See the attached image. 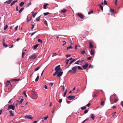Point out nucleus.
Masks as SVG:
<instances>
[{"label":"nucleus","instance_id":"obj_1","mask_svg":"<svg viewBox=\"0 0 123 123\" xmlns=\"http://www.w3.org/2000/svg\"><path fill=\"white\" fill-rule=\"evenodd\" d=\"M32 98L33 99H35L37 98L38 97L37 93L34 91H32Z\"/></svg>","mask_w":123,"mask_h":123},{"label":"nucleus","instance_id":"obj_2","mask_svg":"<svg viewBox=\"0 0 123 123\" xmlns=\"http://www.w3.org/2000/svg\"><path fill=\"white\" fill-rule=\"evenodd\" d=\"M15 109V107L14 105H9L8 106L7 109L9 110V109H12L13 110H14Z\"/></svg>","mask_w":123,"mask_h":123},{"label":"nucleus","instance_id":"obj_3","mask_svg":"<svg viewBox=\"0 0 123 123\" xmlns=\"http://www.w3.org/2000/svg\"><path fill=\"white\" fill-rule=\"evenodd\" d=\"M77 66H74L72 68V69L73 72V73L75 74L77 72Z\"/></svg>","mask_w":123,"mask_h":123},{"label":"nucleus","instance_id":"obj_4","mask_svg":"<svg viewBox=\"0 0 123 123\" xmlns=\"http://www.w3.org/2000/svg\"><path fill=\"white\" fill-rule=\"evenodd\" d=\"M55 70L56 72L58 73V71H61L62 70V69L61 68H58L56 67L55 69Z\"/></svg>","mask_w":123,"mask_h":123},{"label":"nucleus","instance_id":"obj_5","mask_svg":"<svg viewBox=\"0 0 123 123\" xmlns=\"http://www.w3.org/2000/svg\"><path fill=\"white\" fill-rule=\"evenodd\" d=\"M75 96L70 95L68 96L67 97L70 100L73 99L75 98Z\"/></svg>","mask_w":123,"mask_h":123},{"label":"nucleus","instance_id":"obj_6","mask_svg":"<svg viewBox=\"0 0 123 123\" xmlns=\"http://www.w3.org/2000/svg\"><path fill=\"white\" fill-rule=\"evenodd\" d=\"M25 117L26 118H28L30 119H32L33 118L32 116L29 115H27L24 117Z\"/></svg>","mask_w":123,"mask_h":123},{"label":"nucleus","instance_id":"obj_7","mask_svg":"<svg viewBox=\"0 0 123 123\" xmlns=\"http://www.w3.org/2000/svg\"><path fill=\"white\" fill-rule=\"evenodd\" d=\"M37 57V55L35 54H34L33 55H31L29 57V58L32 59H34L35 58Z\"/></svg>","mask_w":123,"mask_h":123},{"label":"nucleus","instance_id":"obj_8","mask_svg":"<svg viewBox=\"0 0 123 123\" xmlns=\"http://www.w3.org/2000/svg\"><path fill=\"white\" fill-rule=\"evenodd\" d=\"M88 64L87 63H86L84 65L82 66L83 68L85 69H86L88 66Z\"/></svg>","mask_w":123,"mask_h":123},{"label":"nucleus","instance_id":"obj_9","mask_svg":"<svg viewBox=\"0 0 123 123\" xmlns=\"http://www.w3.org/2000/svg\"><path fill=\"white\" fill-rule=\"evenodd\" d=\"M63 72H59L57 74V77H60V76H61L63 74Z\"/></svg>","mask_w":123,"mask_h":123},{"label":"nucleus","instance_id":"obj_10","mask_svg":"<svg viewBox=\"0 0 123 123\" xmlns=\"http://www.w3.org/2000/svg\"><path fill=\"white\" fill-rule=\"evenodd\" d=\"M78 15L82 19H83L84 18L83 16L81 13H78Z\"/></svg>","mask_w":123,"mask_h":123},{"label":"nucleus","instance_id":"obj_11","mask_svg":"<svg viewBox=\"0 0 123 123\" xmlns=\"http://www.w3.org/2000/svg\"><path fill=\"white\" fill-rule=\"evenodd\" d=\"M94 50L93 49H92L90 51V54L91 55H94Z\"/></svg>","mask_w":123,"mask_h":123},{"label":"nucleus","instance_id":"obj_12","mask_svg":"<svg viewBox=\"0 0 123 123\" xmlns=\"http://www.w3.org/2000/svg\"><path fill=\"white\" fill-rule=\"evenodd\" d=\"M9 113L10 114V116H14V114L12 112V111H9Z\"/></svg>","mask_w":123,"mask_h":123},{"label":"nucleus","instance_id":"obj_13","mask_svg":"<svg viewBox=\"0 0 123 123\" xmlns=\"http://www.w3.org/2000/svg\"><path fill=\"white\" fill-rule=\"evenodd\" d=\"M12 1V0H9L6 1L4 3H7V4H10Z\"/></svg>","mask_w":123,"mask_h":123},{"label":"nucleus","instance_id":"obj_14","mask_svg":"<svg viewBox=\"0 0 123 123\" xmlns=\"http://www.w3.org/2000/svg\"><path fill=\"white\" fill-rule=\"evenodd\" d=\"M24 99L23 98H21L20 101H18V103L19 104H21L23 101Z\"/></svg>","mask_w":123,"mask_h":123},{"label":"nucleus","instance_id":"obj_15","mask_svg":"<svg viewBox=\"0 0 123 123\" xmlns=\"http://www.w3.org/2000/svg\"><path fill=\"white\" fill-rule=\"evenodd\" d=\"M18 1V0H16L15 1H14L12 2L11 3V6L13 5L14 4L15 2H17Z\"/></svg>","mask_w":123,"mask_h":123},{"label":"nucleus","instance_id":"obj_16","mask_svg":"<svg viewBox=\"0 0 123 123\" xmlns=\"http://www.w3.org/2000/svg\"><path fill=\"white\" fill-rule=\"evenodd\" d=\"M67 11V10L65 9L64 8L63 9L61 10V12H62L64 13Z\"/></svg>","mask_w":123,"mask_h":123},{"label":"nucleus","instance_id":"obj_17","mask_svg":"<svg viewBox=\"0 0 123 123\" xmlns=\"http://www.w3.org/2000/svg\"><path fill=\"white\" fill-rule=\"evenodd\" d=\"M41 67V66H40L38 67H37V68H35L34 70L35 71H37L38 69H39L40 68V67Z\"/></svg>","mask_w":123,"mask_h":123},{"label":"nucleus","instance_id":"obj_18","mask_svg":"<svg viewBox=\"0 0 123 123\" xmlns=\"http://www.w3.org/2000/svg\"><path fill=\"white\" fill-rule=\"evenodd\" d=\"M91 117L92 119L93 120H94L95 118L94 114H92L91 116Z\"/></svg>","mask_w":123,"mask_h":123},{"label":"nucleus","instance_id":"obj_19","mask_svg":"<svg viewBox=\"0 0 123 123\" xmlns=\"http://www.w3.org/2000/svg\"><path fill=\"white\" fill-rule=\"evenodd\" d=\"M10 83V80H7L6 83V86L7 87L8 85H9V84Z\"/></svg>","mask_w":123,"mask_h":123},{"label":"nucleus","instance_id":"obj_20","mask_svg":"<svg viewBox=\"0 0 123 123\" xmlns=\"http://www.w3.org/2000/svg\"><path fill=\"white\" fill-rule=\"evenodd\" d=\"M39 45L38 44L35 45L34 46V49H36L37 48L38 46Z\"/></svg>","mask_w":123,"mask_h":123},{"label":"nucleus","instance_id":"obj_21","mask_svg":"<svg viewBox=\"0 0 123 123\" xmlns=\"http://www.w3.org/2000/svg\"><path fill=\"white\" fill-rule=\"evenodd\" d=\"M24 4V3L23 2H21L19 4V6H22Z\"/></svg>","mask_w":123,"mask_h":123},{"label":"nucleus","instance_id":"obj_22","mask_svg":"<svg viewBox=\"0 0 123 123\" xmlns=\"http://www.w3.org/2000/svg\"><path fill=\"white\" fill-rule=\"evenodd\" d=\"M48 4H45L44 5H43V8L44 9H45L46 8V6H47L48 5Z\"/></svg>","mask_w":123,"mask_h":123},{"label":"nucleus","instance_id":"obj_23","mask_svg":"<svg viewBox=\"0 0 123 123\" xmlns=\"http://www.w3.org/2000/svg\"><path fill=\"white\" fill-rule=\"evenodd\" d=\"M73 47L72 46H71L70 45L69 47H68L67 48V50L68 49H73Z\"/></svg>","mask_w":123,"mask_h":123},{"label":"nucleus","instance_id":"obj_24","mask_svg":"<svg viewBox=\"0 0 123 123\" xmlns=\"http://www.w3.org/2000/svg\"><path fill=\"white\" fill-rule=\"evenodd\" d=\"M20 80L19 79H12V80L13 81H19Z\"/></svg>","mask_w":123,"mask_h":123},{"label":"nucleus","instance_id":"obj_25","mask_svg":"<svg viewBox=\"0 0 123 123\" xmlns=\"http://www.w3.org/2000/svg\"><path fill=\"white\" fill-rule=\"evenodd\" d=\"M24 8H21L19 10V13H20L22 12L23 11V10L24 9Z\"/></svg>","mask_w":123,"mask_h":123},{"label":"nucleus","instance_id":"obj_26","mask_svg":"<svg viewBox=\"0 0 123 123\" xmlns=\"http://www.w3.org/2000/svg\"><path fill=\"white\" fill-rule=\"evenodd\" d=\"M93 46L92 45L91 43L90 42L89 44V47L90 48H92L93 47Z\"/></svg>","mask_w":123,"mask_h":123},{"label":"nucleus","instance_id":"obj_27","mask_svg":"<svg viewBox=\"0 0 123 123\" xmlns=\"http://www.w3.org/2000/svg\"><path fill=\"white\" fill-rule=\"evenodd\" d=\"M86 106H84L82 107L81 108L82 110H83L85 109H86Z\"/></svg>","mask_w":123,"mask_h":123},{"label":"nucleus","instance_id":"obj_28","mask_svg":"<svg viewBox=\"0 0 123 123\" xmlns=\"http://www.w3.org/2000/svg\"><path fill=\"white\" fill-rule=\"evenodd\" d=\"M98 93V92H97L96 93H95L93 96V98H95L97 97L98 96L97 95H96V94H97Z\"/></svg>","mask_w":123,"mask_h":123},{"label":"nucleus","instance_id":"obj_29","mask_svg":"<svg viewBox=\"0 0 123 123\" xmlns=\"http://www.w3.org/2000/svg\"><path fill=\"white\" fill-rule=\"evenodd\" d=\"M105 102L103 101H102L101 103V105L102 106H103Z\"/></svg>","mask_w":123,"mask_h":123},{"label":"nucleus","instance_id":"obj_30","mask_svg":"<svg viewBox=\"0 0 123 123\" xmlns=\"http://www.w3.org/2000/svg\"><path fill=\"white\" fill-rule=\"evenodd\" d=\"M40 16H39L37 18H36V20L37 21H39V20L40 19Z\"/></svg>","mask_w":123,"mask_h":123},{"label":"nucleus","instance_id":"obj_31","mask_svg":"<svg viewBox=\"0 0 123 123\" xmlns=\"http://www.w3.org/2000/svg\"><path fill=\"white\" fill-rule=\"evenodd\" d=\"M80 62V60H79L78 61H77V62H76L74 64H79V63Z\"/></svg>","mask_w":123,"mask_h":123},{"label":"nucleus","instance_id":"obj_32","mask_svg":"<svg viewBox=\"0 0 123 123\" xmlns=\"http://www.w3.org/2000/svg\"><path fill=\"white\" fill-rule=\"evenodd\" d=\"M78 68V69L80 70H83V69L81 68V67H80L79 66H78L77 67V68Z\"/></svg>","mask_w":123,"mask_h":123},{"label":"nucleus","instance_id":"obj_33","mask_svg":"<svg viewBox=\"0 0 123 123\" xmlns=\"http://www.w3.org/2000/svg\"><path fill=\"white\" fill-rule=\"evenodd\" d=\"M31 1H30L29 3H28L26 7H28L29 6L31 5Z\"/></svg>","mask_w":123,"mask_h":123},{"label":"nucleus","instance_id":"obj_34","mask_svg":"<svg viewBox=\"0 0 123 123\" xmlns=\"http://www.w3.org/2000/svg\"><path fill=\"white\" fill-rule=\"evenodd\" d=\"M3 46L6 47H7V44H5V43L4 42L3 43Z\"/></svg>","mask_w":123,"mask_h":123},{"label":"nucleus","instance_id":"obj_35","mask_svg":"<svg viewBox=\"0 0 123 123\" xmlns=\"http://www.w3.org/2000/svg\"><path fill=\"white\" fill-rule=\"evenodd\" d=\"M39 79V76H37L36 78V79L35 80V81H37Z\"/></svg>","mask_w":123,"mask_h":123},{"label":"nucleus","instance_id":"obj_36","mask_svg":"<svg viewBox=\"0 0 123 123\" xmlns=\"http://www.w3.org/2000/svg\"><path fill=\"white\" fill-rule=\"evenodd\" d=\"M93 11L92 10H91V11L89 12L88 13V14L89 15L90 14L92 13H93Z\"/></svg>","mask_w":123,"mask_h":123},{"label":"nucleus","instance_id":"obj_37","mask_svg":"<svg viewBox=\"0 0 123 123\" xmlns=\"http://www.w3.org/2000/svg\"><path fill=\"white\" fill-rule=\"evenodd\" d=\"M37 41L38 42H40L42 43H43V41L40 39H38Z\"/></svg>","mask_w":123,"mask_h":123},{"label":"nucleus","instance_id":"obj_38","mask_svg":"<svg viewBox=\"0 0 123 123\" xmlns=\"http://www.w3.org/2000/svg\"><path fill=\"white\" fill-rule=\"evenodd\" d=\"M8 27V26L7 25H5L4 28V30H6L7 29Z\"/></svg>","mask_w":123,"mask_h":123},{"label":"nucleus","instance_id":"obj_39","mask_svg":"<svg viewBox=\"0 0 123 123\" xmlns=\"http://www.w3.org/2000/svg\"><path fill=\"white\" fill-rule=\"evenodd\" d=\"M69 60H68V59H67L66 60L65 62H66V64L67 65L68 64V62H69Z\"/></svg>","mask_w":123,"mask_h":123},{"label":"nucleus","instance_id":"obj_40","mask_svg":"<svg viewBox=\"0 0 123 123\" xmlns=\"http://www.w3.org/2000/svg\"><path fill=\"white\" fill-rule=\"evenodd\" d=\"M50 13L48 12H45V13H43V14H44V15H45V16H46V15H47L49 14Z\"/></svg>","mask_w":123,"mask_h":123},{"label":"nucleus","instance_id":"obj_41","mask_svg":"<svg viewBox=\"0 0 123 123\" xmlns=\"http://www.w3.org/2000/svg\"><path fill=\"white\" fill-rule=\"evenodd\" d=\"M44 24L46 26H47L48 24L47 21L46 20H45L44 21Z\"/></svg>","mask_w":123,"mask_h":123},{"label":"nucleus","instance_id":"obj_42","mask_svg":"<svg viewBox=\"0 0 123 123\" xmlns=\"http://www.w3.org/2000/svg\"><path fill=\"white\" fill-rule=\"evenodd\" d=\"M64 43L62 45V46H64L66 44V42L65 41H62Z\"/></svg>","mask_w":123,"mask_h":123},{"label":"nucleus","instance_id":"obj_43","mask_svg":"<svg viewBox=\"0 0 123 123\" xmlns=\"http://www.w3.org/2000/svg\"><path fill=\"white\" fill-rule=\"evenodd\" d=\"M99 6H100V7L101 8V9L103 11V6H101V5H99Z\"/></svg>","mask_w":123,"mask_h":123},{"label":"nucleus","instance_id":"obj_44","mask_svg":"<svg viewBox=\"0 0 123 123\" xmlns=\"http://www.w3.org/2000/svg\"><path fill=\"white\" fill-rule=\"evenodd\" d=\"M67 90L66 89L65 91V92L64 93V95H63L64 97L66 95V93H67Z\"/></svg>","mask_w":123,"mask_h":123},{"label":"nucleus","instance_id":"obj_45","mask_svg":"<svg viewBox=\"0 0 123 123\" xmlns=\"http://www.w3.org/2000/svg\"><path fill=\"white\" fill-rule=\"evenodd\" d=\"M23 94L26 97H27V96L26 94V92L25 91H24L23 92Z\"/></svg>","mask_w":123,"mask_h":123},{"label":"nucleus","instance_id":"obj_46","mask_svg":"<svg viewBox=\"0 0 123 123\" xmlns=\"http://www.w3.org/2000/svg\"><path fill=\"white\" fill-rule=\"evenodd\" d=\"M73 72L72 70H70L68 71V73H70L72 74H74L73 73Z\"/></svg>","mask_w":123,"mask_h":123},{"label":"nucleus","instance_id":"obj_47","mask_svg":"<svg viewBox=\"0 0 123 123\" xmlns=\"http://www.w3.org/2000/svg\"><path fill=\"white\" fill-rule=\"evenodd\" d=\"M81 53L83 54H84L85 53V51H82L81 52Z\"/></svg>","mask_w":123,"mask_h":123},{"label":"nucleus","instance_id":"obj_48","mask_svg":"<svg viewBox=\"0 0 123 123\" xmlns=\"http://www.w3.org/2000/svg\"><path fill=\"white\" fill-rule=\"evenodd\" d=\"M25 52H23L22 53V58H23L24 57V56L25 55Z\"/></svg>","mask_w":123,"mask_h":123},{"label":"nucleus","instance_id":"obj_49","mask_svg":"<svg viewBox=\"0 0 123 123\" xmlns=\"http://www.w3.org/2000/svg\"><path fill=\"white\" fill-rule=\"evenodd\" d=\"M93 66L92 65H90L89 66V68H93Z\"/></svg>","mask_w":123,"mask_h":123},{"label":"nucleus","instance_id":"obj_50","mask_svg":"<svg viewBox=\"0 0 123 123\" xmlns=\"http://www.w3.org/2000/svg\"><path fill=\"white\" fill-rule=\"evenodd\" d=\"M88 111V110H86L84 111V114H86Z\"/></svg>","mask_w":123,"mask_h":123},{"label":"nucleus","instance_id":"obj_51","mask_svg":"<svg viewBox=\"0 0 123 123\" xmlns=\"http://www.w3.org/2000/svg\"><path fill=\"white\" fill-rule=\"evenodd\" d=\"M37 13V12L35 13L34 14L32 15V16H33V17L34 18L35 17L36 15V14Z\"/></svg>","mask_w":123,"mask_h":123},{"label":"nucleus","instance_id":"obj_52","mask_svg":"<svg viewBox=\"0 0 123 123\" xmlns=\"http://www.w3.org/2000/svg\"><path fill=\"white\" fill-rule=\"evenodd\" d=\"M31 30H32V29L33 28H34V25H31Z\"/></svg>","mask_w":123,"mask_h":123},{"label":"nucleus","instance_id":"obj_53","mask_svg":"<svg viewBox=\"0 0 123 123\" xmlns=\"http://www.w3.org/2000/svg\"><path fill=\"white\" fill-rule=\"evenodd\" d=\"M73 62V61H71L70 62V63H69V65L68 66V67H69V66H70V65Z\"/></svg>","mask_w":123,"mask_h":123},{"label":"nucleus","instance_id":"obj_54","mask_svg":"<svg viewBox=\"0 0 123 123\" xmlns=\"http://www.w3.org/2000/svg\"><path fill=\"white\" fill-rule=\"evenodd\" d=\"M116 111L114 112V113H112L111 115H112V116H113L116 113Z\"/></svg>","mask_w":123,"mask_h":123},{"label":"nucleus","instance_id":"obj_55","mask_svg":"<svg viewBox=\"0 0 123 123\" xmlns=\"http://www.w3.org/2000/svg\"><path fill=\"white\" fill-rule=\"evenodd\" d=\"M48 116H47L46 117H44V120H46L47 119V118H48Z\"/></svg>","mask_w":123,"mask_h":123},{"label":"nucleus","instance_id":"obj_56","mask_svg":"<svg viewBox=\"0 0 123 123\" xmlns=\"http://www.w3.org/2000/svg\"><path fill=\"white\" fill-rule=\"evenodd\" d=\"M58 73L57 72H56L54 74H53V75L54 76H55L56 74H57Z\"/></svg>","mask_w":123,"mask_h":123},{"label":"nucleus","instance_id":"obj_57","mask_svg":"<svg viewBox=\"0 0 123 123\" xmlns=\"http://www.w3.org/2000/svg\"><path fill=\"white\" fill-rule=\"evenodd\" d=\"M53 83H49V85H50L51 86H52L53 85Z\"/></svg>","mask_w":123,"mask_h":123},{"label":"nucleus","instance_id":"obj_58","mask_svg":"<svg viewBox=\"0 0 123 123\" xmlns=\"http://www.w3.org/2000/svg\"><path fill=\"white\" fill-rule=\"evenodd\" d=\"M62 99H60L59 100V102L60 103H61V102H62Z\"/></svg>","mask_w":123,"mask_h":123},{"label":"nucleus","instance_id":"obj_59","mask_svg":"<svg viewBox=\"0 0 123 123\" xmlns=\"http://www.w3.org/2000/svg\"><path fill=\"white\" fill-rule=\"evenodd\" d=\"M88 118H86V119L85 120H84L81 123H84V122H85L86 121V120H87L88 119Z\"/></svg>","mask_w":123,"mask_h":123},{"label":"nucleus","instance_id":"obj_60","mask_svg":"<svg viewBox=\"0 0 123 123\" xmlns=\"http://www.w3.org/2000/svg\"><path fill=\"white\" fill-rule=\"evenodd\" d=\"M71 56V55L69 54H68L66 55V57H68Z\"/></svg>","mask_w":123,"mask_h":123},{"label":"nucleus","instance_id":"obj_61","mask_svg":"<svg viewBox=\"0 0 123 123\" xmlns=\"http://www.w3.org/2000/svg\"><path fill=\"white\" fill-rule=\"evenodd\" d=\"M16 8L17 11H18V6H16Z\"/></svg>","mask_w":123,"mask_h":123},{"label":"nucleus","instance_id":"obj_62","mask_svg":"<svg viewBox=\"0 0 123 123\" xmlns=\"http://www.w3.org/2000/svg\"><path fill=\"white\" fill-rule=\"evenodd\" d=\"M117 101H118V100L117 99H114L115 102L113 103L116 102Z\"/></svg>","mask_w":123,"mask_h":123},{"label":"nucleus","instance_id":"obj_63","mask_svg":"<svg viewBox=\"0 0 123 123\" xmlns=\"http://www.w3.org/2000/svg\"><path fill=\"white\" fill-rule=\"evenodd\" d=\"M110 11L111 12H113L114 11V9H110Z\"/></svg>","mask_w":123,"mask_h":123},{"label":"nucleus","instance_id":"obj_64","mask_svg":"<svg viewBox=\"0 0 123 123\" xmlns=\"http://www.w3.org/2000/svg\"><path fill=\"white\" fill-rule=\"evenodd\" d=\"M104 4L105 5H106L107 4L106 1L105 0H104Z\"/></svg>","mask_w":123,"mask_h":123}]
</instances>
